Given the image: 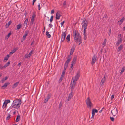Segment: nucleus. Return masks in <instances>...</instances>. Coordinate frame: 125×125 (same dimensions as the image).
<instances>
[{
	"label": "nucleus",
	"instance_id": "obj_28",
	"mask_svg": "<svg viewBox=\"0 0 125 125\" xmlns=\"http://www.w3.org/2000/svg\"><path fill=\"white\" fill-rule=\"evenodd\" d=\"M28 18H27L24 21V26H25V25H26V26H27V24L28 22Z\"/></svg>",
	"mask_w": 125,
	"mask_h": 125
},
{
	"label": "nucleus",
	"instance_id": "obj_15",
	"mask_svg": "<svg viewBox=\"0 0 125 125\" xmlns=\"http://www.w3.org/2000/svg\"><path fill=\"white\" fill-rule=\"evenodd\" d=\"M10 83L9 82L5 83L4 85L1 88H2L3 89H4Z\"/></svg>",
	"mask_w": 125,
	"mask_h": 125
},
{
	"label": "nucleus",
	"instance_id": "obj_10",
	"mask_svg": "<svg viewBox=\"0 0 125 125\" xmlns=\"http://www.w3.org/2000/svg\"><path fill=\"white\" fill-rule=\"evenodd\" d=\"M75 42L77 44L80 45L82 43V40L81 38H79V39H76V40H74Z\"/></svg>",
	"mask_w": 125,
	"mask_h": 125
},
{
	"label": "nucleus",
	"instance_id": "obj_52",
	"mask_svg": "<svg viewBox=\"0 0 125 125\" xmlns=\"http://www.w3.org/2000/svg\"><path fill=\"white\" fill-rule=\"evenodd\" d=\"M64 22H65V21H64L63 22H62L61 23V27H62V26H63V24H64Z\"/></svg>",
	"mask_w": 125,
	"mask_h": 125
},
{
	"label": "nucleus",
	"instance_id": "obj_2",
	"mask_svg": "<svg viewBox=\"0 0 125 125\" xmlns=\"http://www.w3.org/2000/svg\"><path fill=\"white\" fill-rule=\"evenodd\" d=\"M21 102L18 99L14 100L12 103L11 106L13 108H18L20 106Z\"/></svg>",
	"mask_w": 125,
	"mask_h": 125
},
{
	"label": "nucleus",
	"instance_id": "obj_27",
	"mask_svg": "<svg viewBox=\"0 0 125 125\" xmlns=\"http://www.w3.org/2000/svg\"><path fill=\"white\" fill-rule=\"evenodd\" d=\"M68 63L65 62L64 66V69H65V70H66L67 69L68 67Z\"/></svg>",
	"mask_w": 125,
	"mask_h": 125
},
{
	"label": "nucleus",
	"instance_id": "obj_34",
	"mask_svg": "<svg viewBox=\"0 0 125 125\" xmlns=\"http://www.w3.org/2000/svg\"><path fill=\"white\" fill-rule=\"evenodd\" d=\"M11 34V33L10 32L9 33L8 35L6 36L5 37V38L8 39L9 37L10 36Z\"/></svg>",
	"mask_w": 125,
	"mask_h": 125
},
{
	"label": "nucleus",
	"instance_id": "obj_57",
	"mask_svg": "<svg viewBox=\"0 0 125 125\" xmlns=\"http://www.w3.org/2000/svg\"><path fill=\"white\" fill-rule=\"evenodd\" d=\"M54 11L53 10H52L51 11V14H53L54 13Z\"/></svg>",
	"mask_w": 125,
	"mask_h": 125
},
{
	"label": "nucleus",
	"instance_id": "obj_43",
	"mask_svg": "<svg viewBox=\"0 0 125 125\" xmlns=\"http://www.w3.org/2000/svg\"><path fill=\"white\" fill-rule=\"evenodd\" d=\"M73 96V95L72 94V92L71 93H70L69 95V97L72 98V97Z\"/></svg>",
	"mask_w": 125,
	"mask_h": 125
},
{
	"label": "nucleus",
	"instance_id": "obj_49",
	"mask_svg": "<svg viewBox=\"0 0 125 125\" xmlns=\"http://www.w3.org/2000/svg\"><path fill=\"white\" fill-rule=\"evenodd\" d=\"M111 120L112 121H114V118L113 117H110V118Z\"/></svg>",
	"mask_w": 125,
	"mask_h": 125
},
{
	"label": "nucleus",
	"instance_id": "obj_51",
	"mask_svg": "<svg viewBox=\"0 0 125 125\" xmlns=\"http://www.w3.org/2000/svg\"><path fill=\"white\" fill-rule=\"evenodd\" d=\"M40 4L39 3L38 5V9L39 10H40Z\"/></svg>",
	"mask_w": 125,
	"mask_h": 125
},
{
	"label": "nucleus",
	"instance_id": "obj_12",
	"mask_svg": "<svg viewBox=\"0 0 125 125\" xmlns=\"http://www.w3.org/2000/svg\"><path fill=\"white\" fill-rule=\"evenodd\" d=\"M105 81L106 79L105 76H104V77L102 79L100 83V84H101V86H103L104 82H105Z\"/></svg>",
	"mask_w": 125,
	"mask_h": 125
},
{
	"label": "nucleus",
	"instance_id": "obj_32",
	"mask_svg": "<svg viewBox=\"0 0 125 125\" xmlns=\"http://www.w3.org/2000/svg\"><path fill=\"white\" fill-rule=\"evenodd\" d=\"M31 55H25V56L24 57V58H23V60L24 61V60L25 59V58L28 59V58H29L30 57Z\"/></svg>",
	"mask_w": 125,
	"mask_h": 125
},
{
	"label": "nucleus",
	"instance_id": "obj_3",
	"mask_svg": "<svg viewBox=\"0 0 125 125\" xmlns=\"http://www.w3.org/2000/svg\"><path fill=\"white\" fill-rule=\"evenodd\" d=\"M83 28H84V31H86L87 27L88 25V22L86 19H84L81 24Z\"/></svg>",
	"mask_w": 125,
	"mask_h": 125
},
{
	"label": "nucleus",
	"instance_id": "obj_41",
	"mask_svg": "<svg viewBox=\"0 0 125 125\" xmlns=\"http://www.w3.org/2000/svg\"><path fill=\"white\" fill-rule=\"evenodd\" d=\"M63 77H62L61 76L60 78L59 79V82L60 83L62 81L63 79Z\"/></svg>",
	"mask_w": 125,
	"mask_h": 125
},
{
	"label": "nucleus",
	"instance_id": "obj_59",
	"mask_svg": "<svg viewBox=\"0 0 125 125\" xmlns=\"http://www.w3.org/2000/svg\"><path fill=\"white\" fill-rule=\"evenodd\" d=\"M35 16V15L34 14H33L32 15V18H34Z\"/></svg>",
	"mask_w": 125,
	"mask_h": 125
},
{
	"label": "nucleus",
	"instance_id": "obj_54",
	"mask_svg": "<svg viewBox=\"0 0 125 125\" xmlns=\"http://www.w3.org/2000/svg\"><path fill=\"white\" fill-rule=\"evenodd\" d=\"M5 81V80H4V78H3L1 80L2 82V83H4Z\"/></svg>",
	"mask_w": 125,
	"mask_h": 125
},
{
	"label": "nucleus",
	"instance_id": "obj_19",
	"mask_svg": "<svg viewBox=\"0 0 125 125\" xmlns=\"http://www.w3.org/2000/svg\"><path fill=\"white\" fill-rule=\"evenodd\" d=\"M17 49L16 48L14 49L13 50H12L9 53V55H10L12 54L15 52L17 50Z\"/></svg>",
	"mask_w": 125,
	"mask_h": 125
},
{
	"label": "nucleus",
	"instance_id": "obj_29",
	"mask_svg": "<svg viewBox=\"0 0 125 125\" xmlns=\"http://www.w3.org/2000/svg\"><path fill=\"white\" fill-rule=\"evenodd\" d=\"M46 35L47 36V37L49 38H50L51 37V35L50 34H49V32L48 31L46 32Z\"/></svg>",
	"mask_w": 125,
	"mask_h": 125
},
{
	"label": "nucleus",
	"instance_id": "obj_23",
	"mask_svg": "<svg viewBox=\"0 0 125 125\" xmlns=\"http://www.w3.org/2000/svg\"><path fill=\"white\" fill-rule=\"evenodd\" d=\"M10 55H7L4 58V59L3 61L4 62H6L8 59L10 57Z\"/></svg>",
	"mask_w": 125,
	"mask_h": 125
},
{
	"label": "nucleus",
	"instance_id": "obj_60",
	"mask_svg": "<svg viewBox=\"0 0 125 125\" xmlns=\"http://www.w3.org/2000/svg\"><path fill=\"white\" fill-rule=\"evenodd\" d=\"M71 98L68 96V99H67L68 101H69L71 99Z\"/></svg>",
	"mask_w": 125,
	"mask_h": 125
},
{
	"label": "nucleus",
	"instance_id": "obj_8",
	"mask_svg": "<svg viewBox=\"0 0 125 125\" xmlns=\"http://www.w3.org/2000/svg\"><path fill=\"white\" fill-rule=\"evenodd\" d=\"M97 56L96 55H94L92 58L91 64L93 65L95 62L96 60H97Z\"/></svg>",
	"mask_w": 125,
	"mask_h": 125
},
{
	"label": "nucleus",
	"instance_id": "obj_24",
	"mask_svg": "<svg viewBox=\"0 0 125 125\" xmlns=\"http://www.w3.org/2000/svg\"><path fill=\"white\" fill-rule=\"evenodd\" d=\"M10 61H9L8 62L6 63V64L4 66V69L6 68L8 66L9 64H10Z\"/></svg>",
	"mask_w": 125,
	"mask_h": 125
},
{
	"label": "nucleus",
	"instance_id": "obj_46",
	"mask_svg": "<svg viewBox=\"0 0 125 125\" xmlns=\"http://www.w3.org/2000/svg\"><path fill=\"white\" fill-rule=\"evenodd\" d=\"M111 32V29H110L108 31V35L109 36H110V35Z\"/></svg>",
	"mask_w": 125,
	"mask_h": 125
},
{
	"label": "nucleus",
	"instance_id": "obj_64",
	"mask_svg": "<svg viewBox=\"0 0 125 125\" xmlns=\"http://www.w3.org/2000/svg\"><path fill=\"white\" fill-rule=\"evenodd\" d=\"M35 2V1H33V2H32V5H34V2Z\"/></svg>",
	"mask_w": 125,
	"mask_h": 125
},
{
	"label": "nucleus",
	"instance_id": "obj_42",
	"mask_svg": "<svg viewBox=\"0 0 125 125\" xmlns=\"http://www.w3.org/2000/svg\"><path fill=\"white\" fill-rule=\"evenodd\" d=\"M11 21H10L8 22L7 24H6V25H8V27H9L10 25L11 24Z\"/></svg>",
	"mask_w": 125,
	"mask_h": 125
},
{
	"label": "nucleus",
	"instance_id": "obj_31",
	"mask_svg": "<svg viewBox=\"0 0 125 125\" xmlns=\"http://www.w3.org/2000/svg\"><path fill=\"white\" fill-rule=\"evenodd\" d=\"M20 117L19 115H18L16 119V122H18L19 121Z\"/></svg>",
	"mask_w": 125,
	"mask_h": 125
},
{
	"label": "nucleus",
	"instance_id": "obj_47",
	"mask_svg": "<svg viewBox=\"0 0 125 125\" xmlns=\"http://www.w3.org/2000/svg\"><path fill=\"white\" fill-rule=\"evenodd\" d=\"M48 26L50 28H52L53 27V25L52 24L50 23L49 25Z\"/></svg>",
	"mask_w": 125,
	"mask_h": 125
},
{
	"label": "nucleus",
	"instance_id": "obj_33",
	"mask_svg": "<svg viewBox=\"0 0 125 125\" xmlns=\"http://www.w3.org/2000/svg\"><path fill=\"white\" fill-rule=\"evenodd\" d=\"M65 69H64V70L63 71L62 74L61 76L64 77V76L65 73Z\"/></svg>",
	"mask_w": 125,
	"mask_h": 125
},
{
	"label": "nucleus",
	"instance_id": "obj_22",
	"mask_svg": "<svg viewBox=\"0 0 125 125\" xmlns=\"http://www.w3.org/2000/svg\"><path fill=\"white\" fill-rule=\"evenodd\" d=\"M98 112V111L97 110L94 109L92 110V114H93L95 115V113H97Z\"/></svg>",
	"mask_w": 125,
	"mask_h": 125
},
{
	"label": "nucleus",
	"instance_id": "obj_48",
	"mask_svg": "<svg viewBox=\"0 0 125 125\" xmlns=\"http://www.w3.org/2000/svg\"><path fill=\"white\" fill-rule=\"evenodd\" d=\"M50 97L51 96L49 94H48L47 95L46 98L48 99H50Z\"/></svg>",
	"mask_w": 125,
	"mask_h": 125
},
{
	"label": "nucleus",
	"instance_id": "obj_44",
	"mask_svg": "<svg viewBox=\"0 0 125 125\" xmlns=\"http://www.w3.org/2000/svg\"><path fill=\"white\" fill-rule=\"evenodd\" d=\"M26 36L27 34H24L22 38V40H24L25 39Z\"/></svg>",
	"mask_w": 125,
	"mask_h": 125
},
{
	"label": "nucleus",
	"instance_id": "obj_63",
	"mask_svg": "<svg viewBox=\"0 0 125 125\" xmlns=\"http://www.w3.org/2000/svg\"><path fill=\"white\" fill-rule=\"evenodd\" d=\"M8 79V77L7 76L5 78H4V80H6Z\"/></svg>",
	"mask_w": 125,
	"mask_h": 125
},
{
	"label": "nucleus",
	"instance_id": "obj_1",
	"mask_svg": "<svg viewBox=\"0 0 125 125\" xmlns=\"http://www.w3.org/2000/svg\"><path fill=\"white\" fill-rule=\"evenodd\" d=\"M80 72L79 71H78L76 73V75L75 76L73 79V82H72L70 85V87H71V90L72 91L73 90L75 85L76 82H75L78 79L79 77H80Z\"/></svg>",
	"mask_w": 125,
	"mask_h": 125
},
{
	"label": "nucleus",
	"instance_id": "obj_25",
	"mask_svg": "<svg viewBox=\"0 0 125 125\" xmlns=\"http://www.w3.org/2000/svg\"><path fill=\"white\" fill-rule=\"evenodd\" d=\"M123 45L122 44H121L120 46L118 47V49H117V50L118 51H120L123 48Z\"/></svg>",
	"mask_w": 125,
	"mask_h": 125
},
{
	"label": "nucleus",
	"instance_id": "obj_62",
	"mask_svg": "<svg viewBox=\"0 0 125 125\" xmlns=\"http://www.w3.org/2000/svg\"><path fill=\"white\" fill-rule=\"evenodd\" d=\"M92 116L91 117V118H93L94 117V116L95 115L93 114H92Z\"/></svg>",
	"mask_w": 125,
	"mask_h": 125
},
{
	"label": "nucleus",
	"instance_id": "obj_7",
	"mask_svg": "<svg viewBox=\"0 0 125 125\" xmlns=\"http://www.w3.org/2000/svg\"><path fill=\"white\" fill-rule=\"evenodd\" d=\"M10 102V101L9 100H5L3 104L2 108L3 109L5 108L6 107L7 104Z\"/></svg>",
	"mask_w": 125,
	"mask_h": 125
},
{
	"label": "nucleus",
	"instance_id": "obj_4",
	"mask_svg": "<svg viewBox=\"0 0 125 125\" xmlns=\"http://www.w3.org/2000/svg\"><path fill=\"white\" fill-rule=\"evenodd\" d=\"M86 104L88 107H89L91 108L92 106V104L89 97L87 98L86 100Z\"/></svg>",
	"mask_w": 125,
	"mask_h": 125
},
{
	"label": "nucleus",
	"instance_id": "obj_38",
	"mask_svg": "<svg viewBox=\"0 0 125 125\" xmlns=\"http://www.w3.org/2000/svg\"><path fill=\"white\" fill-rule=\"evenodd\" d=\"M34 20V18H32L31 21V23L33 24Z\"/></svg>",
	"mask_w": 125,
	"mask_h": 125
},
{
	"label": "nucleus",
	"instance_id": "obj_16",
	"mask_svg": "<svg viewBox=\"0 0 125 125\" xmlns=\"http://www.w3.org/2000/svg\"><path fill=\"white\" fill-rule=\"evenodd\" d=\"M125 19L124 17H123L121 19L119 20L118 22V24L119 25H120L123 22Z\"/></svg>",
	"mask_w": 125,
	"mask_h": 125
},
{
	"label": "nucleus",
	"instance_id": "obj_37",
	"mask_svg": "<svg viewBox=\"0 0 125 125\" xmlns=\"http://www.w3.org/2000/svg\"><path fill=\"white\" fill-rule=\"evenodd\" d=\"M53 16L52 15V16L51 17L50 19V23H51L53 20Z\"/></svg>",
	"mask_w": 125,
	"mask_h": 125
},
{
	"label": "nucleus",
	"instance_id": "obj_45",
	"mask_svg": "<svg viewBox=\"0 0 125 125\" xmlns=\"http://www.w3.org/2000/svg\"><path fill=\"white\" fill-rule=\"evenodd\" d=\"M4 69V66H3L1 64H0V69L2 70Z\"/></svg>",
	"mask_w": 125,
	"mask_h": 125
},
{
	"label": "nucleus",
	"instance_id": "obj_53",
	"mask_svg": "<svg viewBox=\"0 0 125 125\" xmlns=\"http://www.w3.org/2000/svg\"><path fill=\"white\" fill-rule=\"evenodd\" d=\"M48 100L49 99H47V98H46L44 100V102L45 103H46L48 101Z\"/></svg>",
	"mask_w": 125,
	"mask_h": 125
},
{
	"label": "nucleus",
	"instance_id": "obj_56",
	"mask_svg": "<svg viewBox=\"0 0 125 125\" xmlns=\"http://www.w3.org/2000/svg\"><path fill=\"white\" fill-rule=\"evenodd\" d=\"M29 32L28 31H25V34H27V35L28 34Z\"/></svg>",
	"mask_w": 125,
	"mask_h": 125
},
{
	"label": "nucleus",
	"instance_id": "obj_20",
	"mask_svg": "<svg viewBox=\"0 0 125 125\" xmlns=\"http://www.w3.org/2000/svg\"><path fill=\"white\" fill-rule=\"evenodd\" d=\"M61 16V15L58 12H57L56 15V19H60V17Z\"/></svg>",
	"mask_w": 125,
	"mask_h": 125
},
{
	"label": "nucleus",
	"instance_id": "obj_58",
	"mask_svg": "<svg viewBox=\"0 0 125 125\" xmlns=\"http://www.w3.org/2000/svg\"><path fill=\"white\" fill-rule=\"evenodd\" d=\"M114 98V95H112L111 96V100L113 99Z\"/></svg>",
	"mask_w": 125,
	"mask_h": 125
},
{
	"label": "nucleus",
	"instance_id": "obj_17",
	"mask_svg": "<svg viewBox=\"0 0 125 125\" xmlns=\"http://www.w3.org/2000/svg\"><path fill=\"white\" fill-rule=\"evenodd\" d=\"M75 47L73 46L71 49L70 52V55H72L75 50Z\"/></svg>",
	"mask_w": 125,
	"mask_h": 125
},
{
	"label": "nucleus",
	"instance_id": "obj_21",
	"mask_svg": "<svg viewBox=\"0 0 125 125\" xmlns=\"http://www.w3.org/2000/svg\"><path fill=\"white\" fill-rule=\"evenodd\" d=\"M106 41V39H105L104 40V42L102 44V47H104L105 46Z\"/></svg>",
	"mask_w": 125,
	"mask_h": 125
},
{
	"label": "nucleus",
	"instance_id": "obj_5",
	"mask_svg": "<svg viewBox=\"0 0 125 125\" xmlns=\"http://www.w3.org/2000/svg\"><path fill=\"white\" fill-rule=\"evenodd\" d=\"M73 34L74 35V39L76 40L81 38V36L80 35V34L78 32H76V31H73Z\"/></svg>",
	"mask_w": 125,
	"mask_h": 125
},
{
	"label": "nucleus",
	"instance_id": "obj_9",
	"mask_svg": "<svg viewBox=\"0 0 125 125\" xmlns=\"http://www.w3.org/2000/svg\"><path fill=\"white\" fill-rule=\"evenodd\" d=\"M111 113L114 116H115L118 113V111L116 108H114L111 111Z\"/></svg>",
	"mask_w": 125,
	"mask_h": 125
},
{
	"label": "nucleus",
	"instance_id": "obj_50",
	"mask_svg": "<svg viewBox=\"0 0 125 125\" xmlns=\"http://www.w3.org/2000/svg\"><path fill=\"white\" fill-rule=\"evenodd\" d=\"M33 51L32 50L29 53L28 55H31L33 54Z\"/></svg>",
	"mask_w": 125,
	"mask_h": 125
},
{
	"label": "nucleus",
	"instance_id": "obj_26",
	"mask_svg": "<svg viewBox=\"0 0 125 125\" xmlns=\"http://www.w3.org/2000/svg\"><path fill=\"white\" fill-rule=\"evenodd\" d=\"M125 70V67H123L121 69V71L120 73V74L121 75L122 73L124 72Z\"/></svg>",
	"mask_w": 125,
	"mask_h": 125
},
{
	"label": "nucleus",
	"instance_id": "obj_14",
	"mask_svg": "<svg viewBox=\"0 0 125 125\" xmlns=\"http://www.w3.org/2000/svg\"><path fill=\"white\" fill-rule=\"evenodd\" d=\"M19 83V82L18 81L16 82L12 86V88L13 89H14L16 88L18 85Z\"/></svg>",
	"mask_w": 125,
	"mask_h": 125
},
{
	"label": "nucleus",
	"instance_id": "obj_61",
	"mask_svg": "<svg viewBox=\"0 0 125 125\" xmlns=\"http://www.w3.org/2000/svg\"><path fill=\"white\" fill-rule=\"evenodd\" d=\"M66 4V2L65 1H64L63 3V5L65 6Z\"/></svg>",
	"mask_w": 125,
	"mask_h": 125
},
{
	"label": "nucleus",
	"instance_id": "obj_55",
	"mask_svg": "<svg viewBox=\"0 0 125 125\" xmlns=\"http://www.w3.org/2000/svg\"><path fill=\"white\" fill-rule=\"evenodd\" d=\"M21 62H20V63H19L18 64L17 66H18L19 67H20V66L21 65Z\"/></svg>",
	"mask_w": 125,
	"mask_h": 125
},
{
	"label": "nucleus",
	"instance_id": "obj_36",
	"mask_svg": "<svg viewBox=\"0 0 125 125\" xmlns=\"http://www.w3.org/2000/svg\"><path fill=\"white\" fill-rule=\"evenodd\" d=\"M86 31H85L84 32V33L83 35H84V39L86 40Z\"/></svg>",
	"mask_w": 125,
	"mask_h": 125
},
{
	"label": "nucleus",
	"instance_id": "obj_18",
	"mask_svg": "<svg viewBox=\"0 0 125 125\" xmlns=\"http://www.w3.org/2000/svg\"><path fill=\"white\" fill-rule=\"evenodd\" d=\"M71 59V55H69L67 59L65 62L69 63V62L70 61Z\"/></svg>",
	"mask_w": 125,
	"mask_h": 125
},
{
	"label": "nucleus",
	"instance_id": "obj_39",
	"mask_svg": "<svg viewBox=\"0 0 125 125\" xmlns=\"http://www.w3.org/2000/svg\"><path fill=\"white\" fill-rule=\"evenodd\" d=\"M11 116L10 115V114H9L8 115L7 117L6 118V120H8L11 117Z\"/></svg>",
	"mask_w": 125,
	"mask_h": 125
},
{
	"label": "nucleus",
	"instance_id": "obj_11",
	"mask_svg": "<svg viewBox=\"0 0 125 125\" xmlns=\"http://www.w3.org/2000/svg\"><path fill=\"white\" fill-rule=\"evenodd\" d=\"M122 40L121 39H118L117 42L116 43L115 46H118L122 42Z\"/></svg>",
	"mask_w": 125,
	"mask_h": 125
},
{
	"label": "nucleus",
	"instance_id": "obj_30",
	"mask_svg": "<svg viewBox=\"0 0 125 125\" xmlns=\"http://www.w3.org/2000/svg\"><path fill=\"white\" fill-rule=\"evenodd\" d=\"M70 35L69 34L67 36V37L66 38V39L68 41L67 42H69L70 41Z\"/></svg>",
	"mask_w": 125,
	"mask_h": 125
},
{
	"label": "nucleus",
	"instance_id": "obj_40",
	"mask_svg": "<svg viewBox=\"0 0 125 125\" xmlns=\"http://www.w3.org/2000/svg\"><path fill=\"white\" fill-rule=\"evenodd\" d=\"M117 38L118 39H119L120 38L121 39H123V38L122 37H121V34H119L117 36Z\"/></svg>",
	"mask_w": 125,
	"mask_h": 125
},
{
	"label": "nucleus",
	"instance_id": "obj_13",
	"mask_svg": "<svg viewBox=\"0 0 125 125\" xmlns=\"http://www.w3.org/2000/svg\"><path fill=\"white\" fill-rule=\"evenodd\" d=\"M77 59V57L76 56L74 57L73 59V61L72 62L71 65H72L71 67L73 66V64H74L76 60Z\"/></svg>",
	"mask_w": 125,
	"mask_h": 125
},
{
	"label": "nucleus",
	"instance_id": "obj_35",
	"mask_svg": "<svg viewBox=\"0 0 125 125\" xmlns=\"http://www.w3.org/2000/svg\"><path fill=\"white\" fill-rule=\"evenodd\" d=\"M16 27L17 29L18 30L21 27V25L19 24L17 25Z\"/></svg>",
	"mask_w": 125,
	"mask_h": 125
},
{
	"label": "nucleus",
	"instance_id": "obj_6",
	"mask_svg": "<svg viewBox=\"0 0 125 125\" xmlns=\"http://www.w3.org/2000/svg\"><path fill=\"white\" fill-rule=\"evenodd\" d=\"M66 33L65 32H62L61 34V42H62L65 39Z\"/></svg>",
	"mask_w": 125,
	"mask_h": 125
}]
</instances>
